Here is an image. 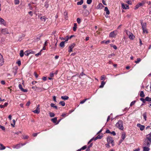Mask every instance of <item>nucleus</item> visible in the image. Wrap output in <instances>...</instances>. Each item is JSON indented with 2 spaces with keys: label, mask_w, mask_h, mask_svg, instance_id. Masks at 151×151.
Instances as JSON below:
<instances>
[{
  "label": "nucleus",
  "mask_w": 151,
  "mask_h": 151,
  "mask_svg": "<svg viewBox=\"0 0 151 151\" xmlns=\"http://www.w3.org/2000/svg\"><path fill=\"white\" fill-rule=\"evenodd\" d=\"M116 127L119 129L123 130L124 127L123 125V122L122 120H119L116 124Z\"/></svg>",
  "instance_id": "f257e3e1"
},
{
  "label": "nucleus",
  "mask_w": 151,
  "mask_h": 151,
  "mask_svg": "<svg viewBox=\"0 0 151 151\" xmlns=\"http://www.w3.org/2000/svg\"><path fill=\"white\" fill-rule=\"evenodd\" d=\"M107 140L108 143H111L112 146L114 145L113 141L114 140L112 138L110 137H108L106 138Z\"/></svg>",
  "instance_id": "f03ea898"
},
{
  "label": "nucleus",
  "mask_w": 151,
  "mask_h": 151,
  "mask_svg": "<svg viewBox=\"0 0 151 151\" xmlns=\"http://www.w3.org/2000/svg\"><path fill=\"white\" fill-rule=\"evenodd\" d=\"M145 4V2L143 1H142L141 2L138 3L135 6L134 9H137L139 8L140 6H142Z\"/></svg>",
  "instance_id": "7ed1b4c3"
},
{
  "label": "nucleus",
  "mask_w": 151,
  "mask_h": 151,
  "mask_svg": "<svg viewBox=\"0 0 151 151\" xmlns=\"http://www.w3.org/2000/svg\"><path fill=\"white\" fill-rule=\"evenodd\" d=\"M144 142L145 145L148 147H149L151 144V140H148L146 139H145Z\"/></svg>",
  "instance_id": "20e7f679"
},
{
  "label": "nucleus",
  "mask_w": 151,
  "mask_h": 151,
  "mask_svg": "<svg viewBox=\"0 0 151 151\" xmlns=\"http://www.w3.org/2000/svg\"><path fill=\"white\" fill-rule=\"evenodd\" d=\"M75 44L74 43H73L72 44H71L70 46L69 47V50H68V52H70L73 51V48L75 46Z\"/></svg>",
  "instance_id": "39448f33"
},
{
  "label": "nucleus",
  "mask_w": 151,
  "mask_h": 151,
  "mask_svg": "<svg viewBox=\"0 0 151 151\" xmlns=\"http://www.w3.org/2000/svg\"><path fill=\"white\" fill-rule=\"evenodd\" d=\"M4 63V59L3 56L0 53V66H2Z\"/></svg>",
  "instance_id": "423d86ee"
},
{
  "label": "nucleus",
  "mask_w": 151,
  "mask_h": 151,
  "mask_svg": "<svg viewBox=\"0 0 151 151\" xmlns=\"http://www.w3.org/2000/svg\"><path fill=\"white\" fill-rule=\"evenodd\" d=\"M127 34L128 35L129 34V38L130 39L133 40L134 39V36L133 35V34L132 33H130V32H127Z\"/></svg>",
  "instance_id": "0eeeda50"
},
{
  "label": "nucleus",
  "mask_w": 151,
  "mask_h": 151,
  "mask_svg": "<svg viewBox=\"0 0 151 151\" xmlns=\"http://www.w3.org/2000/svg\"><path fill=\"white\" fill-rule=\"evenodd\" d=\"M137 126L139 127L140 129V130L141 131L143 130L145 128V127L144 125H141L140 124H137Z\"/></svg>",
  "instance_id": "6e6552de"
},
{
  "label": "nucleus",
  "mask_w": 151,
  "mask_h": 151,
  "mask_svg": "<svg viewBox=\"0 0 151 151\" xmlns=\"http://www.w3.org/2000/svg\"><path fill=\"white\" fill-rule=\"evenodd\" d=\"M1 32L4 34H9L8 30L7 29H3L1 30Z\"/></svg>",
  "instance_id": "1a4fd4ad"
},
{
  "label": "nucleus",
  "mask_w": 151,
  "mask_h": 151,
  "mask_svg": "<svg viewBox=\"0 0 151 151\" xmlns=\"http://www.w3.org/2000/svg\"><path fill=\"white\" fill-rule=\"evenodd\" d=\"M122 8L124 9H128L129 7V6L127 5V4H124L123 3V4H122Z\"/></svg>",
  "instance_id": "9d476101"
},
{
  "label": "nucleus",
  "mask_w": 151,
  "mask_h": 151,
  "mask_svg": "<svg viewBox=\"0 0 151 151\" xmlns=\"http://www.w3.org/2000/svg\"><path fill=\"white\" fill-rule=\"evenodd\" d=\"M0 24H2L5 26L6 25V23L4 20L2 18L0 17Z\"/></svg>",
  "instance_id": "9b49d317"
},
{
  "label": "nucleus",
  "mask_w": 151,
  "mask_h": 151,
  "mask_svg": "<svg viewBox=\"0 0 151 151\" xmlns=\"http://www.w3.org/2000/svg\"><path fill=\"white\" fill-rule=\"evenodd\" d=\"M19 87L21 91L24 92H27V89H24L22 88V86L21 84H19Z\"/></svg>",
  "instance_id": "f8f14e48"
},
{
  "label": "nucleus",
  "mask_w": 151,
  "mask_h": 151,
  "mask_svg": "<svg viewBox=\"0 0 151 151\" xmlns=\"http://www.w3.org/2000/svg\"><path fill=\"white\" fill-rule=\"evenodd\" d=\"M148 140H151V133L146 135V137L145 139Z\"/></svg>",
  "instance_id": "ddd939ff"
},
{
  "label": "nucleus",
  "mask_w": 151,
  "mask_h": 151,
  "mask_svg": "<svg viewBox=\"0 0 151 151\" xmlns=\"http://www.w3.org/2000/svg\"><path fill=\"white\" fill-rule=\"evenodd\" d=\"M103 137V136L102 135H100L99 134L94 138V140L95 141L98 139H101Z\"/></svg>",
  "instance_id": "4468645a"
},
{
  "label": "nucleus",
  "mask_w": 151,
  "mask_h": 151,
  "mask_svg": "<svg viewBox=\"0 0 151 151\" xmlns=\"http://www.w3.org/2000/svg\"><path fill=\"white\" fill-rule=\"evenodd\" d=\"M116 34L114 33V31L111 32L109 34V36L111 37H114L115 36Z\"/></svg>",
  "instance_id": "2eb2a0df"
},
{
  "label": "nucleus",
  "mask_w": 151,
  "mask_h": 151,
  "mask_svg": "<svg viewBox=\"0 0 151 151\" xmlns=\"http://www.w3.org/2000/svg\"><path fill=\"white\" fill-rule=\"evenodd\" d=\"M21 146V144H17L16 145L13 146V148H14L18 149L20 148Z\"/></svg>",
  "instance_id": "dca6fc26"
},
{
  "label": "nucleus",
  "mask_w": 151,
  "mask_h": 151,
  "mask_svg": "<svg viewBox=\"0 0 151 151\" xmlns=\"http://www.w3.org/2000/svg\"><path fill=\"white\" fill-rule=\"evenodd\" d=\"M65 41H62L60 44V46L62 47H65Z\"/></svg>",
  "instance_id": "f3484780"
},
{
  "label": "nucleus",
  "mask_w": 151,
  "mask_h": 151,
  "mask_svg": "<svg viewBox=\"0 0 151 151\" xmlns=\"http://www.w3.org/2000/svg\"><path fill=\"white\" fill-rule=\"evenodd\" d=\"M104 6L101 3H100L97 6V9H101L102 7H103Z\"/></svg>",
  "instance_id": "a211bd4d"
},
{
  "label": "nucleus",
  "mask_w": 151,
  "mask_h": 151,
  "mask_svg": "<svg viewBox=\"0 0 151 151\" xmlns=\"http://www.w3.org/2000/svg\"><path fill=\"white\" fill-rule=\"evenodd\" d=\"M104 11L106 12L107 14L109 15V14L110 12L107 7H105Z\"/></svg>",
  "instance_id": "6ab92c4d"
},
{
  "label": "nucleus",
  "mask_w": 151,
  "mask_h": 151,
  "mask_svg": "<svg viewBox=\"0 0 151 151\" xmlns=\"http://www.w3.org/2000/svg\"><path fill=\"white\" fill-rule=\"evenodd\" d=\"M125 137H126L125 134V133L122 134V139L121 140V142L123 141L124 140V139L125 138Z\"/></svg>",
  "instance_id": "aec40b11"
},
{
  "label": "nucleus",
  "mask_w": 151,
  "mask_h": 151,
  "mask_svg": "<svg viewBox=\"0 0 151 151\" xmlns=\"http://www.w3.org/2000/svg\"><path fill=\"white\" fill-rule=\"evenodd\" d=\"M47 18L45 16L42 17L40 18V19L42 21L45 22Z\"/></svg>",
  "instance_id": "412c9836"
},
{
  "label": "nucleus",
  "mask_w": 151,
  "mask_h": 151,
  "mask_svg": "<svg viewBox=\"0 0 151 151\" xmlns=\"http://www.w3.org/2000/svg\"><path fill=\"white\" fill-rule=\"evenodd\" d=\"M61 98L64 100H67L69 99V97L67 96H62Z\"/></svg>",
  "instance_id": "4be33fe9"
},
{
  "label": "nucleus",
  "mask_w": 151,
  "mask_h": 151,
  "mask_svg": "<svg viewBox=\"0 0 151 151\" xmlns=\"http://www.w3.org/2000/svg\"><path fill=\"white\" fill-rule=\"evenodd\" d=\"M6 147L3 144L0 143V150H2L5 149Z\"/></svg>",
  "instance_id": "5701e85b"
},
{
  "label": "nucleus",
  "mask_w": 151,
  "mask_h": 151,
  "mask_svg": "<svg viewBox=\"0 0 151 151\" xmlns=\"http://www.w3.org/2000/svg\"><path fill=\"white\" fill-rule=\"evenodd\" d=\"M106 83V82L104 81H103L101 82V85L99 86L100 88H102L104 87V85Z\"/></svg>",
  "instance_id": "b1692460"
},
{
  "label": "nucleus",
  "mask_w": 151,
  "mask_h": 151,
  "mask_svg": "<svg viewBox=\"0 0 151 151\" xmlns=\"http://www.w3.org/2000/svg\"><path fill=\"white\" fill-rule=\"evenodd\" d=\"M8 104V103H5L4 105H0V108H4L5 107H6L7 106Z\"/></svg>",
  "instance_id": "393cba45"
},
{
  "label": "nucleus",
  "mask_w": 151,
  "mask_h": 151,
  "mask_svg": "<svg viewBox=\"0 0 151 151\" xmlns=\"http://www.w3.org/2000/svg\"><path fill=\"white\" fill-rule=\"evenodd\" d=\"M50 106L51 107L55 108L56 109H58V107L55 104L53 103H51L50 104Z\"/></svg>",
  "instance_id": "a878e982"
},
{
  "label": "nucleus",
  "mask_w": 151,
  "mask_h": 151,
  "mask_svg": "<svg viewBox=\"0 0 151 151\" xmlns=\"http://www.w3.org/2000/svg\"><path fill=\"white\" fill-rule=\"evenodd\" d=\"M150 150V148L148 147H143L144 151H149Z\"/></svg>",
  "instance_id": "bb28decb"
},
{
  "label": "nucleus",
  "mask_w": 151,
  "mask_h": 151,
  "mask_svg": "<svg viewBox=\"0 0 151 151\" xmlns=\"http://www.w3.org/2000/svg\"><path fill=\"white\" fill-rule=\"evenodd\" d=\"M142 29H144L146 28V23H144V24H141Z\"/></svg>",
  "instance_id": "cd10ccee"
},
{
  "label": "nucleus",
  "mask_w": 151,
  "mask_h": 151,
  "mask_svg": "<svg viewBox=\"0 0 151 151\" xmlns=\"http://www.w3.org/2000/svg\"><path fill=\"white\" fill-rule=\"evenodd\" d=\"M51 120L54 123H56L57 121V117H55L54 118L52 119H51Z\"/></svg>",
  "instance_id": "c85d7f7f"
},
{
  "label": "nucleus",
  "mask_w": 151,
  "mask_h": 151,
  "mask_svg": "<svg viewBox=\"0 0 151 151\" xmlns=\"http://www.w3.org/2000/svg\"><path fill=\"white\" fill-rule=\"evenodd\" d=\"M140 96L142 97H145V95L144 94V92L143 91H141L140 92Z\"/></svg>",
  "instance_id": "c756f323"
},
{
  "label": "nucleus",
  "mask_w": 151,
  "mask_h": 151,
  "mask_svg": "<svg viewBox=\"0 0 151 151\" xmlns=\"http://www.w3.org/2000/svg\"><path fill=\"white\" fill-rule=\"evenodd\" d=\"M24 51L23 50H21L20 51L19 53L20 56L21 57H22L24 56Z\"/></svg>",
  "instance_id": "7c9ffc66"
},
{
  "label": "nucleus",
  "mask_w": 151,
  "mask_h": 151,
  "mask_svg": "<svg viewBox=\"0 0 151 151\" xmlns=\"http://www.w3.org/2000/svg\"><path fill=\"white\" fill-rule=\"evenodd\" d=\"M77 28V24L76 23L74 24V27L73 28V30L74 31H76V30Z\"/></svg>",
  "instance_id": "2f4dec72"
},
{
  "label": "nucleus",
  "mask_w": 151,
  "mask_h": 151,
  "mask_svg": "<svg viewBox=\"0 0 151 151\" xmlns=\"http://www.w3.org/2000/svg\"><path fill=\"white\" fill-rule=\"evenodd\" d=\"M109 42H110V40H108L107 41H105V40L103 41H101V43H105L106 44H108L109 43Z\"/></svg>",
  "instance_id": "473e14b6"
},
{
  "label": "nucleus",
  "mask_w": 151,
  "mask_h": 151,
  "mask_svg": "<svg viewBox=\"0 0 151 151\" xmlns=\"http://www.w3.org/2000/svg\"><path fill=\"white\" fill-rule=\"evenodd\" d=\"M145 100L146 101H151V98H150L147 96L146 97Z\"/></svg>",
  "instance_id": "72a5a7b5"
},
{
  "label": "nucleus",
  "mask_w": 151,
  "mask_h": 151,
  "mask_svg": "<svg viewBox=\"0 0 151 151\" xmlns=\"http://www.w3.org/2000/svg\"><path fill=\"white\" fill-rule=\"evenodd\" d=\"M83 3V0H81V1L79 2H78L77 3V4L78 5H81Z\"/></svg>",
  "instance_id": "f704fd0d"
},
{
  "label": "nucleus",
  "mask_w": 151,
  "mask_h": 151,
  "mask_svg": "<svg viewBox=\"0 0 151 151\" xmlns=\"http://www.w3.org/2000/svg\"><path fill=\"white\" fill-rule=\"evenodd\" d=\"M48 1H46L45 3V6L46 8H47L49 6V4H48Z\"/></svg>",
  "instance_id": "c9c22d12"
},
{
  "label": "nucleus",
  "mask_w": 151,
  "mask_h": 151,
  "mask_svg": "<svg viewBox=\"0 0 151 151\" xmlns=\"http://www.w3.org/2000/svg\"><path fill=\"white\" fill-rule=\"evenodd\" d=\"M141 60V59L140 58H138L137 59V60L134 62L136 63H138L140 62Z\"/></svg>",
  "instance_id": "e433bc0d"
},
{
  "label": "nucleus",
  "mask_w": 151,
  "mask_h": 151,
  "mask_svg": "<svg viewBox=\"0 0 151 151\" xmlns=\"http://www.w3.org/2000/svg\"><path fill=\"white\" fill-rule=\"evenodd\" d=\"M59 104L63 106H64L65 105V102L64 101H61L59 103Z\"/></svg>",
  "instance_id": "4c0bfd02"
},
{
  "label": "nucleus",
  "mask_w": 151,
  "mask_h": 151,
  "mask_svg": "<svg viewBox=\"0 0 151 151\" xmlns=\"http://www.w3.org/2000/svg\"><path fill=\"white\" fill-rule=\"evenodd\" d=\"M68 116V114L67 113H63L61 115V116L63 117H65Z\"/></svg>",
  "instance_id": "58836bf2"
},
{
  "label": "nucleus",
  "mask_w": 151,
  "mask_h": 151,
  "mask_svg": "<svg viewBox=\"0 0 151 151\" xmlns=\"http://www.w3.org/2000/svg\"><path fill=\"white\" fill-rule=\"evenodd\" d=\"M30 54V52H29V50L27 51L24 52L25 55L26 56H28Z\"/></svg>",
  "instance_id": "ea45409f"
},
{
  "label": "nucleus",
  "mask_w": 151,
  "mask_h": 151,
  "mask_svg": "<svg viewBox=\"0 0 151 151\" xmlns=\"http://www.w3.org/2000/svg\"><path fill=\"white\" fill-rule=\"evenodd\" d=\"M106 78V76L105 75H103L101 76V80H104Z\"/></svg>",
  "instance_id": "a19ab883"
},
{
  "label": "nucleus",
  "mask_w": 151,
  "mask_h": 151,
  "mask_svg": "<svg viewBox=\"0 0 151 151\" xmlns=\"http://www.w3.org/2000/svg\"><path fill=\"white\" fill-rule=\"evenodd\" d=\"M49 114L50 117H54L55 115V114L52 112H50Z\"/></svg>",
  "instance_id": "79ce46f5"
},
{
  "label": "nucleus",
  "mask_w": 151,
  "mask_h": 151,
  "mask_svg": "<svg viewBox=\"0 0 151 151\" xmlns=\"http://www.w3.org/2000/svg\"><path fill=\"white\" fill-rule=\"evenodd\" d=\"M33 111L34 113H36L37 114H38L40 112V111H38L36 109L35 110Z\"/></svg>",
  "instance_id": "37998d69"
},
{
  "label": "nucleus",
  "mask_w": 151,
  "mask_h": 151,
  "mask_svg": "<svg viewBox=\"0 0 151 151\" xmlns=\"http://www.w3.org/2000/svg\"><path fill=\"white\" fill-rule=\"evenodd\" d=\"M19 3V0H14V4H18Z\"/></svg>",
  "instance_id": "c03bdc74"
},
{
  "label": "nucleus",
  "mask_w": 151,
  "mask_h": 151,
  "mask_svg": "<svg viewBox=\"0 0 151 151\" xmlns=\"http://www.w3.org/2000/svg\"><path fill=\"white\" fill-rule=\"evenodd\" d=\"M143 30V33H148L146 29V28H145L144 29H142Z\"/></svg>",
  "instance_id": "a18cd8bd"
},
{
  "label": "nucleus",
  "mask_w": 151,
  "mask_h": 151,
  "mask_svg": "<svg viewBox=\"0 0 151 151\" xmlns=\"http://www.w3.org/2000/svg\"><path fill=\"white\" fill-rule=\"evenodd\" d=\"M143 116L144 119L145 120V121H146L147 116L146 113H145L144 114H143Z\"/></svg>",
  "instance_id": "49530a36"
},
{
  "label": "nucleus",
  "mask_w": 151,
  "mask_h": 151,
  "mask_svg": "<svg viewBox=\"0 0 151 151\" xmlns=\"http://www.w3.org/2000/svg\"><path fill=\"white\" fill-rule=\"evenodd\" d=\"M87 99H85L83 100V101H81L80 103L81 104H83L84 103Z\"/></svg>",
  "instance_id": "de8ad7c7"
},
{
  "label": "nucleus",
  "mask_w": 151,
  "mask_h": 151,
  "mask_svg": "<svg viewBox=\"0 0 151 151\" xmlns=\"http://www.w3.org/2000/svg\"><path fill=\"white\" fill-rule=\"evenodd\" d=\"M0 128L2 130L4 131L5 129V127H4L1 125H0Z\"/></svg>",
  "instance_id": "09e8293b"
},
{
  "label": "nucleus",
  "mask_w": 151,
  "mask_h": 151,
  "mask_svg": "<svg viewBox=\"0 0 151 151\" xmlns=\"http://www.w3.org/2000/svg\"><path fill=\"white\" fill-rule=\"evenodd\" d=\"M92 0H87V3L88 4H90L92 2Z\"/></svg>",
  "instance_id": "8fccbe9b"
},
{
  "label": "nucleus",
  "mask_w": 151,
  "mask_h": 151,
  "mask_svg": "<svg viewBox=\"0 0 151 151\" xmlns=\"http://www.w3.org/2000/svg\"><path fill=\"white\" fill-rule=\"evenodd\" d=\"M135 103V101H132L130 104V106H131L132 105H134Z\"/></svg>",
  "instance_id": "3c124183"
},
{
  "label": "nucleus",
  "mask_w": 151,
  "mask_h": 151,
  "mask_svg": "<svg viewBox=\"0 0 151 151\" xmlns=\"http://www.w3.org/2000/svg\"><path fill=\"white\" fill-rule=\"evenodd\" d=\"M140 100H141L143 103H145V101H146L145 99H144L142 98H141L140 99Z\"/></svg>",
  "instance_id": "603ef678"
},
{
  "label": "nucleus",
  "mask_w": 151,
  "mask_h": 151,
  "mask_svg": "<svg viewBox=\"0 0 151 151\" xmlns=\"http://www.w3.org/2000/svg\"><path fill=\"white\" fill-rule=\"evenodd\" d=\"M114 55V54H113V53H112L111 54H109L108 56V57L109 58H111V57H112V56L113 55Z\"/></svg>",
  "instance_id": "864d4df0"
},
{
  "label": "nucleus",
  "mask_w": 151,
  "mask_h": 151,
  "mask_svg": "<svg viewBox=\"0 0 151 151\" xmlns=\"http://www.w3.org/2000/svg\"><path fill=\"white\" fill-rule=\"evenodd\" d=\"M77 22L78 24L80 23L81 22V19L79 18H78L77 19Z\"/></svg>",
  "instance_id": "5fc2aeb1"
},
{
  "label": "nucleus",
  "mask_w": 151,
  "mask_h": 151,
  "mask_svg": "<svg viewBox=\"0 0 151 151\" xmlns=\"http://www.w3.org/2000/svg\"><path fill=\"white\" fill-rule=\"evenodd\" d=\"M39 133H34L33 134H32V135L34 137H35L36 136H37V135L38 134H39Z\"/></svg>",
  "instance_id": "6e6d98bb"
},
{
  "label": "nucleus",
  "mask_w": 151,
  "mask_h": 151,
  "mask_svg": "<svg viewBox=\"0 0 151 151\" xmlns=\"http://www.w3.org/2000/svg\"><path fill=\"white\" fill-rule=\"evenodd\" d=\"M110 134H112L114 136H115L116 134V133L114 131L111 132Z\"/></svg>",
  "instance_id": "4d7b16f0"
},
{
  "label": "nucleus",
  "mask_w": 151,
  "mask_h": 151,
  "mask_svg": "<svg viewBox=\"0 0 151 151\" xmlns=\"http://www.w3.org/2000/svg\"><path fill=\"white\" fill-rule=\"evenodd\" d=\"M85 74L83 73V72H82L80 74V75H79V77L81 78V76H83V75H85Z\"/></svg>",
  "instance_id": "13d9d810"
},
{
  "label": "nucleus",
  "mask_w": 151,
  "mask_h": 151,
  "mask_svg": "<svg viewBox=\"0 0 151 151\" xmlns=\"http://www.w3.org/2000/svg\"><path fill=\"white\" fill-rule=\"evenodd\" d=\"M64 38L65 39V41L66 42V41H67L69 39L68 36H67Z\"/></svg>",
  "instance_id": "bf43d9fd"
},
{
  "label": "nucleus",
  "mask_w": 151,
  "mask_h": 151,
  "mask_svg": "<svg viewBox=\"0 0 151 151\" xmlns=\"http://www.w3.org/2000/svg\"><path fill=\"white\" fill-rule=\"evenodd\" d=\"M106 146L109 148L110 147V146L109 145V143H108V144H106L105 145Z\"/></svg>",
  "instance_id": "052dcab7"
},
{
  "label": "nucleus",
  "mask_w": 151,
  "mask_h": 151,
  "mask_svg": "<svg viewBox=\"0 0 151 151\" xmlns=\"http://www.w3.org/2000/svg\"><path fill=\"white\" fill-rule=\"evenodd\" d=\"M28 137H29V136H28L26 135V136H23V138L24 139H27Z\"/></svg>",
  "instance_id": "680f3d73"
},
{
  "label": "nucleus",
  "mask_w": 151,
  "mask_h": 151,
  "mask_svg": "<svg viewBox=\"0 0 151 151\" xmlns=\"http://www.w3.org/2000/svg\"><path fill=\"white\" fill-rule=\"evenodd\" d=\"M41 52H39L37 54H36L35 55V56H38L39 55H41Z\"/></svg>",
  "instance_id": "e2e57ef3"
},
{
  "label": "nucleus",
  "mask_w": 151,
  "mask_h": 151,
  "mask_svg": "<svg viewBox=\"0 0 151 151\" xmlns=\"http://www.w3.org/2000/svg\"><path fill=\"white\" fill-rule=\"evenodd\" d=\"M56 96H54L53 97V101L56 102Z\"/></svg>",
  "instance_id": "0e129e2a"
},
{
  "label": "nucleus",
  "mask_w": 151,
  "mask_h": 151,
  "mask_svg": "<svg viewBox=\"0 0 151 151\" xmlns=\"http://www.w3.org/2000/svg\"><path fill=\"white\" fill-rule=\"evenodd\" d=\"M86 147H87L85 145V146H84L83 147L81 148V149H82V150H85L86 149Z\"/></svg>",
  "instance_id": "69168bd1"
},
{
  "label": "nucleus",
  "mask_w": 151,
  "mask_h": 151,
  "mask_svg": "<svg viewBox=\"0 0 151 151\" xmlns=\"http://www.w3.org/2000/svg\"><path fill=\"white\" fill-rule=\"evenodd\" d=\"M106 133H111V132L109 129L107 130L106 131Z\"/></svg>",
  "instance_id": "338daca9"
},
{
  "label": "nucleus",
  "mask_w": 151,
  "mask_h": 151,
  "mask_svg": "<svg viewBox=\"0 0 151 151\" xmlns=\"http://www.w3.org/2000/svg\"><path fill=\"white\" fill-rule=\"evenodd\" d=\"M34 75L35 76L36 78H37L38 77V75L36 73H34Z\"/></svg>",
  "instance_id": "774afa93"
}]
</instances>
